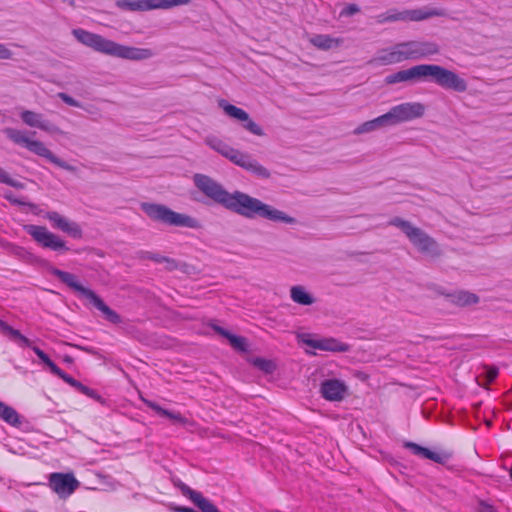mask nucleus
<instances>
[{"mask_svg": "<svg viewBox=\"0 0 512 512\" xmlns=\"http://www.w3.org/2000/svg\"><path fill=\"white\" fill-rule=\"evenodd\" d=\"M12 51L6 47L5 44L0 43V59L8 60L12 58Z\"/></svg>", "mask_w": 512, "mask_h": 512, "instance_id": "40", "label": "nucleus"}, {"mask_svg": "<svg viewBox=\"0 0 512 512\" xmlns=\"http://www.w3.org/2000/svg\"><path fill=\"white\" fill-rule=\"evenodd\" d=\"M389 22L402 21L405 22V13L403 11H397L395 9L388 11Z\"/></svg>", "mask_w": 512, "mask_h": 512, "instance_id": "38", "label": "nucleus"}, {"mask_svg": "<svg viewBox=\"0 0 512 512\" xmlns=\"http://www.w3.org/2000/svg\"><path fill=\"white\" fill-rule=\"evenodd\" d=\"M406 60H413L408 42H400L390 48L381 49L369 63L378 65H392Z\"/></svg>", "mask_w": 512, "mask_h": 512, "instance_id": "11", "label": "nucleus"}, {"mask_svg": "<svg viewBox=\"0 0 512 512\" xmlns=\"http://www.w3.org/2000/svg\"><path fill=\"white\" fill-rule=\"evenodd\" d=\"M389 225L401 229L421 253L430 257H438L441 254L437 242L422 229L412 225L411 222L395 217L389 221Z\"/></svg>", "mask_w": 512, "mask_h": 512, "instance_id": "7", "label": "nucleus"}, {"mask_svg": "<svg viewBox=\"0 0 512 512\" xmlns=\"http://www.w3.org/2000/svg\"><path fill=\"white\" fill-rule=\"evenodd\" d=\"M477 512H497V510L485 501H480L477 507Z\"/></svg>", "mask_w": 512, "mask_h": 512, "instance_id": "41", "label": "nucleus"}, {"mask_svg": "<svg viewBox=\"0 0 512 512\" xmlns=\"http://www.w3.org/2000/svg\"><path fill=\"white\" fill-rule=\"evenodd\" d=\"M453 302L459 306H468L477 304L479 302V297L467 291H460L453 296Z\"/></svg>", "mask_w": 512, "mask_h": 512, "instance_id": "29", "label": "nucleus"}, {"mask_svg": "<svg viewBox=\"0 0 512 512\" xmlns=\"http://www.w3.org/2000/svg\"><path fill=\"white\" fill-rule=\"evenodd\" d=\"M359 10L360 9L356 4H350L341 12V15L352 16L358 13Z\"/></svg>", "mask_w": 512, "mask_h": 512, "instance_id": "42", "label": "nucleus"}, {"mask_svg": "<svg viewBox=\"0 0 512 512\" xmlns=\"http://www.w3.org/2000/svg\"><path fill=\"white\" fill-rule=\"evenodd\" d=\"M5 197H6V199H8L9 201H11L12 203L24 204L23 202H21V201H18V200H16V199H14V196L6 195Z\"/></svg>", "mask_w": 512, "mask_h": 512, "instance_id": "45", "label": "nucleus"}, {"mask_svg": "<svg viewBox=\"0 0 512 512\" xmlns=\"http://www.w3.org/2000/svg\"><path fill=\"white\" fill-rule=\"evenodd\" d=\"M5 135L15 144L21 145L28 149L30 152L46 158L51 163L57 165L58 167L70 171L75 172L76 168L67 162L61 160L57 156H55L43 142L39 140H31L24 131L17 130L14 128H6L4 130Z\"/></svg>", "mask_w": 512, "mask_h": 512, "instance_id": "8", "label": "nucleus"}, {"mask_svg": "<svg viewBox=\"0 0 512 512\" xmlns=\"http://www.w3.org/2000/svg\"><path fill=\"white\" fill-rule=\"evenodd\" d=\"M5 197H6V199H8L9 201H11L12 203L24 204L23 202H21V201H18V200H16V199H14V196L6 195Z\"/></svg>", "mask_w": 512, "mask_h": 512, "instance_id": "46", "label": "nucleus"}, {"mask_svg": "<svg viewBox=\"0 0 512 512\" xmlns=\"http://www.w3.org/2000/svg\"><path fill=\"white\" fill-rule=\"evenodd\" d=\"M376 22L378 24H384V23H387L389 22V18H388V11L385 12V13H382V14H379L376 16Z\"/></svg>", "mask_w": 512, "mask_h": 512, "instance_id": "44", "label": "nucleus"}, {"mask_svg": "<svg viewBox=\"0 0 512 512\" xmlns=\"http://www.w3.org/2000/svg\"><path fill=\"white\" fill-rule=\"evenodd\" d=\"M146 404L148 407H150L152 410H154L156 413H158L160 416L162 414H166V409L159 406L157 403L152 401H146Z\"/></svg>", "mask_w": 512, "mask_h": 512, "instance_id": "43", "label": "nucleus"}, {"mask_svg": "<svg viewBox=\"0 0 512 512\" xmlns=\"http://www.w3.org/2000/svg\"><path fill=\"white\" fill-rule=\"evenodd\" d=\"M309 42L317 49L327 51L338 48L342 44L343 40L340 38H333L326 34H316L309 39Z\"/></svg>", "mask_w": 512, "mask_h": 512, "instance_id": "23", "label": "nucleus"}, {"mask_svg": "<svg viewBox=\"0 0 512 512\" xmlns=\"http://www.w3.org/2000/svg\"><path fill=\"white\" fill-rule=\"evenodd\" d=\"M300 340L306 344L307 346L319 349L322 351H330V352H347L349 350V345L346 343H342L335 338H312L309 334H303L299 336Z\"/></svg>", "mask_w": 512, "mask_h": 512, "instance_id": "15", "label": "nucleus"}, {"mask_svg": "<svg viewBox=\"0 0 512 512\" xmlns=\"http://www.w3.org/2000/svg\"><path fill=\"white\" fill-rule=\"evenodd\" d=\"M0 183H4V184H7L11 187H14L16 189H23L24 188V184L19 182V181H16V180H13L12 178H10V176L8 175V173L0 167Z\"/></svg>", "mask_w": 512, "mask_h": 512, "instance_id": "32", "label": "nucleus"}, {"mask_svg": "<svg viewBox=\"0 0 512 512\" xmlns=\"http://www.w3.org/2000/svg\"><path fill=\"white\" fill-rule=\"evenodd\" d=\"M161 416L169 418L174 423L185 424L187 422L186 418H184L179 412H172L167 409L166 414H162Z\"/></svg>", "mask_w": 512, "mask_h": 512, "instance_id": "36", "label": "nucleus"}, {"mask_svg": "<svg viewBox=\"0 0 512 512\" xmlns=\"http://www.w3.org/2000/svg\"><path fill=\"white\" fill-rule=\"evenodd\" d=\"M425 113V106L419 102H405L393 106L385 113L390 126L421 118Z\"/></svg>", "mask_w": 512, "mask_h": 512, "instance_id": "9", "label": "nucleus"}, {"mask_svg": "<svg viewBox=\"0 0 512 512\" xmlns=\"http://www.w3.org/2000/svg\"><path fill=\"white\" fill-rule=\"evenodd\" d=\"M146 258L150 259V260H152V261H154L156 263H165L166 264V269H168L170 271L175 270L178 267V264H177V262L174 259L165 257V256H163L161 254H158V253H150V252H148L146 254Z\"/></svg>", "mask_w": 512, "mask_h": 512, "instance_id": "31", "label": "nucleus"}, {"mask_svg": "<svg viewBox=\"0 0 512 512\" xmlns=\"http://www.w3.org/2000/svg\"><path fill=\"white\" fill-rule=\"evenodd\" d=\"M213 329L219 335L225 337L229 341L230 345L235 350H238L241 352L248 351V343H247V339L245 337L234 335V334L230 333L229 331L225 330L224 328L217 326V325L213 326Z\"/></svg>", "mask_w": 512, "mask_h": 512, "instance_id": "24", "label": "nucleus"}, {"mask_svg": "<svg viewBox=\"0 0 512 512\" xmlns=\"http://www.w3.org/2000/svg\"><path fill=\"white\" fill-rule=\"evenodd\" d=\"M219 106L223 109L226 115L234 118L242 123V127L255 136H264V130L260 125L253 121L249 114L235 105H232L225 100L219 101Z\"/></svg>", "mask_w": 512, "mask_h": 512, "instance_id": "13", "label": "nucleus"}, {"mask_svg": "<svg viewBox=\"0 0 512 512\" xmlns=\"http://www.w3.org/2000/svg\"><path fill=\"white\" fill-rule=\"evenodd\" d=\"M193 182L199 191L215 203L245 218L261 217L273 222L286 224H294L296 222L295 218L287 215L285 212L247 193L238 190L233 193L228 192L220 183L207 175L195 174Z\"/></svg>", "mask_w": 512, "mask_h": 512, "instance_id": "1", "label": "nucleus"}, {"mask_svg": "<svg viewBox=\"0 0 512 512\" xmlns=\"http://www.w3.org/2000/svg\"><path fill=\"white\" fill-rule=\"evenodd\" d=\"M320 393L328 401H342L348 393L347 385L338 379H328L321 383Z\"/></svg>", "mask_w": 512, "mask_h": 512, "instance_id": "16", "label": "nucleus"}, {"mask_svg": "<svg viewBox=\"0 0 512 512\" xmlns=\"http://www.w3.org/2000/svg\"><path fill=\"white\" fill-rule=\"evenodd\" d=\"M175 485L181 490L184 496L188 497L201 510V512H220L219 509L200 492L191 489L182 482L175 483Z\"/></svg>", "mask_w": 512, "mask_h": 512, "instance_id": "18", "label": "nucleus"}, {"mask_svg": "<svg viewBox=\"0 0 512 512\" xmlns=\"http://www.w3.org/2000/svg\"><path fill=\"white\" fill-rule=\"evenodd\" d=\"M58 97L69 106L81 107V103L79 101H77L76 99H74L66 93H58Z\"/></svg>", "mask_w": 512, "mask_h": 512, "instance_id": "39", "label": "nucleus"}, {"mask_svg": "<svg viewBox=\"0 0 512 512\" xmlns=\"http://www.w3.org/2000/svg\"><path fill=\"white\" fill-rule=\"evenodd\" d=\"M52 373L58 377H60L63 381L68 383L74 388H77V386H80V382L71 377L70 375L66 374L63 370H61L58 366L56 369L52 371Z\"/></svg>", "mask_w": 512, "mask_h": 512, "instance_id": "34", "label": "nucleus"}, {"mask_svg": "<svg viewBox=\"0 0 512 512\" xmlns=\"http://www.w3.org/2000/svg\"><path fill=\"white\" fill-rule=\"evenodd\" d=\"M407 42L411 50L413 60L427 58L440 52L439 45L432 41L411 40Z\"/></svg>", "mask_w": 512, "mask_h": 512, "instance_id": "19", "label": "nucleus"}, {"mask_svg": "<svg viewBox=\"0 0 512 512\" xmlns=\"http://www.w3.org/2000/svg\"><path fill=\"white\" fill-rule=\"evenodd\" d=\"M290 297L294 303L303 306H310L316 302V299L310 294L304 286L295 285L290 288Z\"/></svg>", "mask_w": 512, "mask_h": 512, "instance_id": "26", "label": "nucleus"}, {"mask_svg": "<svg viewBox=\"0 0 512 512\" xmlns=\"http://www.w3.org/2000/svg\"><path fill=\"white\" fill-rule=\"evenodd\" d=\"M25 231L43 248L53 251H68L65 242L56 234L50 232L45 226L26 225Z\"/></svg>", "mask_w": 512, "mask_h": 512, "instance_id": "12", "label": "nucleus"}, {"mask_svg": "<svg viewBox=\"0 0 512 512\" xmlns=\"http://www.w3.org/2000/svg\"><path fill=\"white\" fill-rule=\"evenodd\" d=\"M405 22L409 21H423L432 17H445L447 11L441 8H418L412 10H404Z\"/></svg>", "mask_w": 512, "mask_h": 512, "instance_id": "22", "label": "nucleus"}, {"mask_svg": "<svg viewBox=\"0 0 512 512\" xmlns=\"http://www.w3.org/2000/svg\"><path fill=\"white\" fill-rule=\"evenodd\" d=\"M406 448L410 449L413 454L418 455L422 458L432 460L439 464L446 463L450 458L451 454L447 452H435L426 447H422L413 442H406L404 445Z\"/></svg>", "mask_w": 512, "mask_h": 512, "instance_id": "21", "label": "nucleus"}, {"mask_svg": "<svg viewBox=\"0 0 512 512\" xmlns=\"http://www.w3.org/2000/svg\"><path fill=\"white\" fill-rule=\"evenodd\" d=\"M390 125L388 124V120L386 118V115L383 114L377 118H374L372 120H369V121H366L364 123H362L361 125H359L355 130H354V134L355 135H360V134H365V133H370V132H373V131H376L378 129H381V128H384V127H389Z\"/></svg>", "mask_w": 512, "mask_h": 512, "instance_id": "27", "label": "nucleus"}, {"mask_svg": "<svg viewBox=\"0 0 512 512\" xmlns=\"http://www.w3.org/2000/svg\"><path fill=\"white\" fill-rule=\"evenodd\" d=\"M484 369V373H485V377L487 379V382L488 383H491L495 380V378L497 377L498 375V368L495 367V366H487L485 365L483 367Z\"/></svg>", "mask_w": 512, "mask_h": 512, "instance_id": "37", "label": "nucleus"}, {"mask_svg": "<svg viewBox=\"0 0 512 512\" xmlns=\"http://www.w3.org/2000/svg\"><path fill=\"white\" fill-rule=\"evenodd\" d=\"M141 209L153 221L164 223L175 227H186L198 229L201 227L200 222L187 214L175 212L162 204L142 203Z\"/></svg>", "mask_w": 512, "mask_h": 512, "instance_id": "6", "label": "nucleus"}, {"mask_svg": "<svg viewBox=\"0 0 512 512\" xmlns=\"http://www.w3.org/2000/svg\"><path fill=\"white\" fill-rule=\"evenodd\" d=\"M34 353L39 357V359L49 367L50 371L52 372L54 369H56L57 365L48 357V355L42 351L40 348L36 346H30Z\"/></svg>", "mask_w": 512, "mask_h": 512, "instance_id": "33", "label": "nucleus"}, {"mask_svg": "<svg viewBox=\"0 0 512 512\" xmlns=\"http://www.w3.org/2000/svg\"><path fill=\"white\" fill-rule=\"evenodd\" d=\"M49 486L59 497L66 498L78 488L79 482L71 473H52Z\"/></svg>", "mask_w": 512, "mask_h": 512, "instance_id": "14", "label": "nucleus"}, {"mask_svg": "<svg viewBox=\"0 0 512 512\" xmlns=\"http://www.w3.org/2000/svg\"><path fill=\"white\" fill-rule=\"evenodd\" d=\"M431 80L444 89L465 92L467 82L455 72L435 64H419L386 76L387 84L417 83Z\"/></svg>", "mask_w": 512, "mask_h": 512, "instance_id": "2", "label": "nucleus"}, {"mask_svg": "<svg viewBox=\"0 0 512 512\" xmlns=\"http://www.w3.org/2000/svg\"><path fill=\"white\" fill-rule=\"evenodd\" d=\"M65 361H66V362H72V358H71V357H69V356H67V357H65Z\"/></svg>", "mask_w": 512, "mask_h": 512, "instance_id": "47", "label": "nucleus"}, {"mask_svg": "<svg viewBox=\"0 0 512 512\" xmlns=\"http://www.w3.org/2000/svg\"><path fill=\"white\" fill-rule=\"evenodd\" d=\"M76 389L79 392H81V393H83V394H85V395H87V396H89V397H91V398L101 402V403L104 402L103 398L95 390H93V389L83 385L82 383H80V386H77Z\"/></svg>", "mask_w": 512, "mask_h": 512, "instance_id": "35", "label": "nucleus"}, {"mask_svg": "<svg viewBox=\"0 0 512 512\" xmlns=\"http://www.w3.org/2000/svg\"><path fill=\"white\" fill-rule=\"evenodd\" d=\"M22 121L29 127H36L46 132L58 133L60 129L49 121L43 119V116L39 113L30 110H24L21 113Z\"/></svg>", "mask_w": 512, "mask_h": 512, "instance_id": "20", "label": "nucleus"}, {"mask_svg": "<svg viewBox=\"0 0 512 512\" xmlns=\"http://www.w3.org/2000/svg\"><path fill=\"white\" fill-rule=\"evenodd\" d=\"M250 362L253 364V366L266 374H271L276 369V365L273 361L261 357L253 358L250 360Z\"/></svg>", "mask_w": 512, "mask_h": 512, "instance_id": "30", "label": "nucleus"}, {"mask_svg": "<svg viewBox=\"0 0 512 512\" xmlns=\"http://www.w3.org/2000/svg\"><path fill=\"white\" fill-rule=\"evenodd\" d=\"M192 0H118V8L127 11H149L156 9H170L180 5H187Z\"/></svg>", "mask_w": 512, "mask_h": 512, "instance_id": "10", "label": "nucleus"}, {"mask_svg": "<svg viewBox=\"0 0 512 512\" xmlns=\"http://www.w3.org/2000/svg\"><path fill=\"white\" fill-rule=\"evenodd\" d=\"M205 143L211 149L229 159L233 164L241 167L257 178L269 179L271 177V172L253 158L251 154L235 149L223 140L214 136L206 137Z\"/></svg>", "mask_w": 512, "mask_h": 512, "instance_id": "4", "label": "nucleus"}, {"mask_svg": "<svg viewBox=\"0 0 512 512\" xmlns=\"http://www.w3.org/2000/svg\"><path fill=\"white\" fill-rule=\"evenodd\" d=\"M72 34L81 44L105 55L128 60H145L154 55L150 49L121 45L82 28L73 29Z\"/></svg>", "mask_w": 512, "mask_h": 512, "instance_id": "3", "label": "nucleus"}, {"mask_svg": "<svg viewBox=\"0 0 512 512\" xmlns=\"http://www.w3.org/2000/svg\"><path fill=\"white\" fill-rule=\"evenodd\" d=\"M49 272L69 288L80 293L83 297L88 299L98 310L103 313L107 321L113 324L121 323L120 315L116 311L112 310L108 305H106L105 302L93 290L81 285L77 281V277L74 274L55 267L49 268Z\"/></svg>", "mask_w": 512, "mask_h": 512, "instance_id": "5", "label": "nucleus"}, {"mask_svg": "<svg viewBox=\"0 0 512 512\" xmlns=\"http://www.w3.org/2000/svg\"><path fill=\"white\" fill-rule=\"evenodd\" d=\"M45 217L52 223L54 228H57L74 238L82 237V230L80 226L76 222L69 221L67 218L60 215L58 212H47Z\"/></svg>", "mask_w": 512, "mask_h": 512, "instance_id": "17", "label": "nucleus"}, {"mask_svg": "<svg viewBox=\"0 0 512 512\" xmlns=\"http://www.w3.org/2000/svg\"><path fill=\"white\" fill-rule=\"evenodd\" d=\"M0 419L14 427L21 425L20 416L17 411L2 401H0Z\"/></svg>", "mask_w": 512, "mask_h": 512, "instance_id": "28", "label": "nucleus"}, {"mask_svg": "<svg viewBox=\"0 0 512 512\" xmlns=\"http://www.w3.org/2000/svg\"><path fill=\"white\" fill-rule=\"evenodd\" d=\"M0 332L9 337L10 340L16 342L21 347H30L31 341L17 329L0 319Z\"/></svg>", "mask_w": 512, "mask_h": 512, "instance_id": "25", "label": "nucleus"}]
</instances>
